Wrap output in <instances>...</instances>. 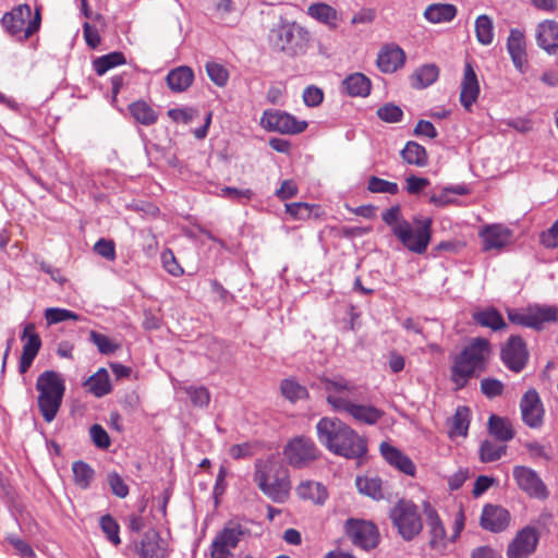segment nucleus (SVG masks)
Returning <instances> with one entry per match:
<instances>
[{
    "mask_svg": "<svg viewBox=\"0 0 558 558\" xmlns=\"http://www.w3.org/2000/svg\"><path fill=\"white\" fill-rule=\"evenodd\" d=\"M264 129L282 134H298L303 132L306 121H299L295 117L280 110H266L260 119Z\"/></svg>",
    "mask_w": 558,
    "mask_h": 558,
    "instance_id": "12",
    "label": "nucleus"
},
{
    "mask_svg": "<svg viewBox=\"0 0 558 558\" xmlns=\"http://www.w3.org/2000/svg\"><path fill=\"white\" fill-rule=\"evenodd\" d=\"M85 387L98 398L109 393L111 385L108 372L105 368H100L85 381Z\"/></svg>",
    "mask_w": 558,
    "mask_h": 558,
    "instance_id": "36",
    "label": "nucleus"
},
{
    "mask_svg": "<svg viewBox=\"0 0 558 558\" xmlns=\"http://www.w3.org/2000/svg\"><path fill=\"white\" fill-rule=\"evenodd\" d=\"M89 339L101 354H111L119 348V344L114 343L109 337L95 330L89 332Z\"/></svg>",
    "mask_w": 558,
    "mask_h": 558,
    "instance_id": "50",
    "label": "nucleus"
},
{
    "mask_svg": "<svg viewBox=\"0 0 558 558\" xmlns=\"http://www.w3.org/2000/svg\"><path fill=\"white\" fill-rule=\"evenodd\" d=\"M319 388L325 391L328 404L337 412L342 411L355 391L354 384L340 375L320 377Z\"/></svg>",
    "mask_w": 558,
    "mask_h": 558,
    "instance_id": "7",
    "label": "nucleus"
},
{
    "mask_svg": "<svg viewBox=\"0 0 558 558\" xmlns=\"http://www.w3.org/2000/svg\"><path fill=\"white\" fill-rule=\"evenodd\" d=\"M405 61L404 51L397 45L383 47L377 56V66L384 73H393L400 69Z\"/></svg>",
    "mask_w": 558,
    "mask_h": 558,
    "instance_id": "23",
    "label": "nucleus"
},
{
    "mask_svg": "<svg viewBox=\"0 0 558 558\" xmlns=\"http://www.w3.org/2000/svg\"><path fill=\"white\" fill-rule=\"evenodd\" d=\"M74 483L85 489L94 480V470L83 461H76L72 464Z\"/></svg>",
    "mask_w": 558,
    "mask_h": 558,
    "instance_id": "46",
    "label": "nucleus"
},
{
    "mask_svg": "<svg viewBox=\"0 0 558 558\" xmlns=\"http://www.w3.org/2000/svg\"><path fill=\"white\" fill-rule=\"evenodd\" d=\"M432 223L430 218L415 219L414 226L408 221L405 235L397 239L410 252L423 254L432 240Z\"/></svg>",
    "mask_w": 558,
    "mask_h": 558,
    "instance_id": "10",
    "label": "nucleus"
},
{
    "mask_svg": "<svg viewBox=\"0 0 558 558\" xmlns=\"http://www.w3.org/2000/svg\"><path fill=\"white\" fill-rule=\"evenodd\" d=\"M490 353L489 342L484 338H473L464 349L456 355L451 366V380L458 389L463 388L476 372L485 368Z\"/></svg>",
    "mask_w": 558,
    "mask_h": 558,
    "instance_id": "3",
    "label": "nucleus"
},
{
    "mask_svg": "<svg viewBox=\"0 0 558 558\" xmlns=\"http://www.w3.org/2000/svg\"><path fill=\"white\" fill-rule=\"evenodd\" d=\"M108 483L110 485L112 493L117 497L124 498L128 496L129 487L118 473H116V472L109 473L108 474Z\"/></svg>",
    "mask_w": 558,
    "mask_h": 558,
    "instance_id": "57",
    "label": "nucleus"
},
{
    "mask_svg": "<svg viewBox=\"0 0 558 558\" xmlns=\"http://www.w3.org/2000/svg\"><path fill=\"white\" fill-rule=\"evenodd\" d=\"M508 319L515 325L542 329L543 324L558 319V308L551 305H531L526 308L507 310Z\"/></svg>",
    "mask_w": 558,
    "mask_h": 558,
    "instance_id": "6",
    "label": "nucleus"
},
{
    "mask_svg": "<svg viewBox=\"0 0 558 558\" xmlns=\"http://www.w3.org/2000/svg\"><path fill=\"white\" fill-rule=\"evenodd\" d=\"M244 534L239 524L226 525L214 538L210 545V558H230Z\"/></svg>",
    "mask_w": 558,
    "mask_h": 558,
    "instance_id": "14",
    "label": "nucleus"
},
{
    "mask_svg": "<svg viewBox=\"0 0 558 558\" xmlns=\"http://www.w3.org/2000/svg\"><path fill=\"white\" fill-rule=\"evenodd\" d=\"M283 454L291 466L302 469L317 459L318 450L312 439L298 436L286 445Z\"/></svg>",
    "mask_w": 558,
    "mask_h": 558,
    "instance_id": "11",
    "label": "nucleus"
},
{
    "mask_svg": "<svg viewBox=\"0 0 558 558\" xmlns=\"http://www.w3.org/2000/svg\"><path fill=\"white\" fill-rule=\"evenodd\" d=\"M426 517H427V525L429 527V532L432 535V538L429 541L432 547H437L439 543L442 542V539L446 536L445 527L436 513V511L432 508L426 509Z\"/></svg>",
    "mask_w": 558,
    "mask_h": 558,
    "instance_id": "42",
    "label": "nucleus"
},
{
    "mask_svg": "<svg viewBox=\"0 0 558 558\" xmlns=\"http://www.w3.org/2000/svg\"><path fill=\"white\" fill-rule=\"evenodd\" d=\"M286 211L294 219L303 220L311 216L312 209L307 203H291L286 205Z\"/></svg>",
    "mask_w": 558,
    "mask_h": 558,
    "instance_id": "59",
    "label": "nucleus"
},
{
    "mask_svg": "<svg viewBox=\"0 0 558 558\" xmlns=\"http://www.w3.org/2000/svg\"><path fill=\"white\" fill-rule=\"evenodd\" d=\"M504 364L513 372H520L525 366L529 353L524 341L519 336H511L501 349Z\"/></svg>",
    "mask_w": 558,
    "mask_h": 558,
    "instance_id": "18",
    "label": "nucleus"
},
{
    "mask_svg": "<svg viewBox=\"0 0 558 558\" xmlns=\"http://www.w3.org/2000/svg\"><path fill=\"white\" fill-rule=\"evenodd\" d=\"M402 159L416 167H425L428 162L426 149L416 142H408L405 147L401 150Z\"/></svg>",
    "mask_w": 558,
    "mask_h": 558,
    "instance_id": "37",
    "label": "nucleus"
},
{
    "mask_svg": "<svg viewBox=\"0 0 558 558\" xmlns=\"http://www.w3.org/2000/svg\"><path fill=\"white\" fill-rule=\"evenodd\" d=\"M45 318L47 320V324L48 325H54V324H59L61 322H64V320H80L81 317L70 311V310H65V308H59V307H49L45 311Z\"/></svg>",
    "mask_w": 558,
    "mask_h": 558,
    "instance_id": "48",
    "label": "nucleus"
},
{
    "mask_svg": "<svg viewBox=\"0 0 558 558\" xmlns=\"http://www.w3.org/2000/svg\"><path fill=\"white\" fill-rule=\"evenodd\" d=\"M481 390L486 397L495 398L502 393L504 385L498 379L485 378L481 381Z\"/></svg>",
    "mask_w": 558,
    "mask_h": 558,
    "instance_id": "58",
    "label": "nucleus"
},
{
    "mask_svg": "<svg viewBox=\"0 0 558 558\" xmlns=\"http://www.w3.org/2000/svg\"><path fill=\"white\" fill-rule=\"evenodd\" d=\"M38 409L47 423L52 422L62 404L65 383L56 371H45L36 379Z\"/></svg>",
    "mask_w": 558,
    "mask_h": 558,
    "instance_id": "4",
    "label": "nucleus"
},
{
    "mask_svg": "<svg viewBox=\"0 0 558 558\" xmlns=\"http://www.w3.org/2000/svg\"><path fill=\"white\" fill-rule=\"evenodd\" d=\"M186 395L191 398V401L196 407H205L209 403L210 396L208 390L205 387H186Z\"/></svg>",
    "mask_w": 558,
    "mask_h": 558,
    "instance_id": "55",
    "label": "nucleus"
},
{
    "mask_svg": "<svg viewBox=\"0 0 558 558\" xmlns=\"http://www.w3.org/2000/svg\"><path fill=\"white\" fill-rule=\"evenodd\" d=\"M162 264L165 269L172 276H180L183 274V268L177 262L173 253L171 251H166L162 253Z\"/></svg>",
    "mask_w": 558,
    "mask_h": 558,
    "instance_id": "62",
    "label": "nucleus"
},
{
    "mask_svg": "<svg viewBox=\"0 0 558 558\" xmlns=\"http://www.w3.org/2000/svg\"><path fill=\"white\" fill-rule=\"evenodd\" d=\"M270 45L289 57L305 54L312 43L311 33L296 23L275 25L268 35Z\"/></svg>",
    "mask_w": 558,
    "mask_h": 558,
    "instance_id": "5",
    "label": "nucleus"
},
{
    "mask_svg": "<svg viewBox=\"0 0 558 558\" xmlns=\"http://www.w3.org/2000/svg\"><path fill=\"white\" fill-rule=\"evenodd\" d=\"M94 251L109 260H113L116 258V248L114 243L110 240L100 239L94 245Z\"/></svg>",
    "mask_w": 558,
    "mask_h": 558,
    "instance_id": "61",
    "label": "nucleus"
},
{
    "mask_svg": "<svg viewBox=\"0 0 558 558\" xmlns=\"http://www.w3.org/2000/svg\"><path fill=\"white\" fill-rule=\"evenodd\" d=\"M324 99V93L316 86H307L303 92V100L307 107H317Z\"/></svg>",
    "mask_w": 558,
    "mask_h": 558,
    "instance_id": "60",
    "label": "nucleus"
},
{
    "mask_svg": "<svg viewBox=\"0 0 558 558\" xmlns=\"http://www.w3.org/2000/svg\"><path fill=\"white\" fill-rule=\"evenodd\" d=\"M319 442L330 452L359 459L367 451L366 440L338 417H323L316 424Z\"/></svg>",
    "mask_w": 558,
    "mask_h": 558,
    "instance_id": "1",
    "label": "nucleus"
},
{
    "mask_svg": "<svg viewBox=\"0 0 558 558\" xmlns=\"http://www.w3.org/2000/svg\"><path fill=\"white\" fill-rule=\"evenodd\" d=\"M254 481L258 488L276 502H283L289 496L288 473L278 456L271 454L265 460H257Z\"/></svg>",
    "mask_w": 558,
    "mask_h": 558,
    "instance_id": "2",
    "label": "nucleus"
},
{
    "mask_svg": "<svg viewBox=\"0 0 558 558\" xmlns=\"http://www.w3.org/2000/svg\"><path fill=\"white\" fill-rule=\"evenodd\" d=\"M535 39L537 46L548 54L558 53V22L545 20L537 24L535 29Z\"/></svg>",
    "mask_w": 558,
    "mask_h": 558,
    "instance_id": "21",
    "label": "nucleus"
},
{
    "mask_svg": "<svg viewBox=\"0 0 558 558\" xmlns=\"http://www.w3.org/2000/svg\"><path fill=\"white\" fill-rule=\"evenodd\" d=\"M470 424V410L466 407H459L452 416L451 433L459 436H466Z\"/></svg>",
    "mask_w": 558,
    "mask_h": 558,
    "instance_id": "47",
    "label": "nucleus"
},
{
    "mask_svg": "<svg viewBox=\"0 0 558 558\" xmlns=\"http://www.w3.org/2000/svg\"><path fill=\"white\" fill-rule=\"evenodd\" d=\"M100 527L113 545H119L121 543L119 536V524L111 515L107 514L101 517Z\"/></svg>",
    "mask_w": 558,
    "mask_h": 558,
    "instance_id": "53",
    "label": "nucleus"
},
{
    "mask_svg": "<svg viewBox=\"0 0 558 558\" xmlns=\"http://www.w3.org/2000/svg\"><path fill=\"white\" fill-rule=\"evenodd\" d=\"M380 453L384 459L391 465L407 475H414L415 465L412 460L403 454L399 449L389 445L388 442L380 444Z\"/></svg>",
    "mask_w": 558,
    "mask_h": 558,
    "instance_id": "26",
    "label": "nucleus"
},
{
    "mask_svg": "<svg viewBox=\"0 0 558 558\" xmlns=\"http://www.w3.org/2000/svg\"><path fill=\"white\" fill-rule=\"evenodd\" d=\"M129 110L134 120L143 125H151L158 119V113L143 100L132 102Z\"/></svg>",
    "mask_w": 558,
    "mask_h": 558,
    "instance_id": "35",
    "label": "nucleus"
},
{
    "mask_svg": "<svg viewBox=\"0 0 558 558\" xmlns=\"http://www.w3.org/2000/svg\"><path fill=\"white\" fill-rule=\"evenodd\" d=\"M368 191L372 193H387L395 195L399 192V186L395 182L386 181L378 177H371L367 184Z\"/></svg>",
    "mask_w": 558,
    "mask_h": 558,
    "instance_id": "51",
    "label": "nucleus"
},
{
    "mask_svg": "<svg viewBox=\"0 0 558 558\" xmlns=\"http://www.w3.org/2000/svg\"><path fill=\"white\" fill-rule=\"evenodd\" d=\"M507 50L511 57L512 63L521 73L525 72L527 62L526 44L524 33L518 28H512L507 39Z\"/></svg>",
    "mask_w": 558,
    "mask_h": 558,
    "instance_id": "22",
    "label": "nucleus"
},
{
    "mask_svg": "<svg viewBox=\"0 0 558 558\" xmlns=\"http://www.w3.org/2000/svg\"><path fill=\"white\" fill-rule=\"evenodd\" d=\"M507 450L506 445H498L492 440H484L480 448V459L482 462H494L499 460Z\"/></svg>",
    "mask_w": 558,
    "mask_h": 558,
    "instance_id": "45",
    "label": "nucleus"
},
{
    "mask_svg": "<svg viewBox=\"0 0 558 558\" xmlns=\"http://www.w3.org/2000/svg\"><path fill=\"white\" fill-rule=\"evenodd\" d=\"M307 15L312 19L335 28L337 26L338 13L327 3L317 2L307 8Z\"/></svg>",
    "mask_w": 558,
    "mask_h": 558,
    "instance_id": "32",
    "label": "nucleus"
},
{
    "mask_svg": "<svg viewBox=\"0 0 558 558\" xmlns=\"http://www.w3.org/2000/svg\"><path fill=\"white\" fill-rule=\"evenodd\" d=\"M31 8L27 4H20L5 13L1 20L3 27L12 35L24 32V38L31 37L40 26V14L36 11L31 20Z\"/></svg>",
    "mask_w": 558,
    "mask_h": 558,
    "instance_id": "8",
    "label": "nucleus"
},
{
    "mask_svg": "<svg viewBox=\"0 0 558 558\" xmlns=\"http://www.w3.org/2000/svg\"><path fill=\"white\" fill-rule=\"evenodd\" d=\"M89 435L96 447L106 449L110 446L109 435L100 425H92L89 428Z\"/></svg>",
    "mask_w": 558,
    "mask_h": 558,
    "instance_id": "56",
    "label": "nucleus"
},
{
    "mask_svg": "<svg viewBox=\"0 0 558 558\" xmlns=\"http://www.w3.org/2000/svg\"><path fill=\"white\" fill-rule=\"evenodd\" d=\"M522 421L530 428H539L544 423L545 410L535 389H529L520 401Z\"/></svg>",
    "mask_w": 558,
    "mask_h": 558,
    "instance_id": "16",
    "label": "nucleus"
},
{
    "mask_svg": "<svg viewBox=\"0 0 558 558\" xmlns=\"http://www.w3.org/2000/svg\"><path fill=\"white\" fill-rule=\"evenodd\" d=\"M482 239L483 250H501L511 241L512 232L510 229L502 225H489L484 227L480 233Z\"/></svg>",
    "mask_w": 558,
    "mask_h": 558,
    "instance_id": "20",
    "label": "nucleus"
},
{
    "mask_svg": "<svg viewBox=\"0 0 558 558\" xmlns=\"http://www.w3.org/2000/svg\"><path fill=\"white\" fill-rule=\"evenodd\" d=\"M377 116L384 122L397 123L401 121L403 111L399 106L389 102L378 108Z\"/></svg>",
    "mask_w": 558,
    "mask_h": 558,
    "instance_id": "52",
    "label": "nucleus"
},
{
    "mask_svg": "<svg viewBox=\"0 0 558 558\" xmlns=\"http://www.w3.org/2000/svg\"><path fill=\"white\" fill-rule=\"evenodd\" d=\"M280 389L282 395L292 402L303 399L307 396L306 388L292 379L283 380L281 383Z\"/></svg>",
    "mask_w": 558,
    "mask_h": 558,
    "instance_id": "49",
    "label": "nucleus"
},
{
    "mask_svg": "<svg viewBox=\"0 0 558 558\" xmlns=\"http://www.w3.org/2000/svg\"><path fill=\"white\" fill-rule=\"evenodd\" d=\"M513 478L520 489L529 496L538 499H546L548 497L546 485L534 470L517 465L513 468Z\"/></svg>",
    "mask_w": 558,
    "mask_h": 558,
    "instance_id": "15",
    "label": "nucleus"
},
{
    "mask_svg": "<svg viewBox=\"0 0 558 558\" xmlns=\"http://www.w3.org/2000/svg\"><path fill=\"white\" fill-rule=\"evenodd\" d=\"M345 533L352 543L362 549L375 548L379 542V533L372 522L349 519L345 522Z\"/></svg>",
    "mask_w": 558,
    "mask_h": 558,
    "instance_id": "13",
    "label": "nucleus"
},
{
    "mask_svg": "<svg viewBox=\"0 0 558 558\" xmlns=\"http://www.w3.org/2000/svg\"><path fill=\"white\" fill-rule=\"evenodd\" d=\"M541 242L545 247L555 248L558 246V219L541 235Z\"/></svg>",
    "mask_w": 558,
    "mask_h": 558,
    "instance_id": "64",
    "label": "nucleus"
},
{
    "mask_svg": "<svg viewBox=\"0 0 558 558\" xmlns=\"http://www.w3.org/2000/svg\"><path fill=\"white\" fill-rule=\"evenodd\" d=\"M296 493L302 499L311 500L316 505H323L328 497L326 487L314 481L302 482L298 486Z\"/></svg>",
    "mask_w": 558,
    "mask_h": 558,
    "instance_id": "31",
    "label": "nucleus"
},
{
    "mask_svg": "<svg viewBox=\"0 0 558 558\" xmlns=\"http://www.w3.org/2000/svg\"><path fill=\"white\" fill-rule=\"evenodd\" d=\"M390 518L404 539H412L422 530L421 518L416 506L411 501L401 500L390 512Z\"/></svg>",
    "mask_w": 558,
    "mask_h": 558,
    "instance_id": "9",
    "label": "nucleus"
},
{
    "mask_svg": "<svg viewBox=\"0 0 558 558\" xmlns=\"http://www.w3.org/2000/svg\"><path fill=\"white\" fill-rule=\"evenodd\" d=\"M475 35L478 43L484 46H488L493 43L494 24L488 15L482 14L477 16L475 21Z\"/></svg>",
    "mask_w": 558,
    "mask_h": 558,
    "instance_id": "39",
    "label": "nucleus"
},
{
    "mask_svg": "<svg viewBox=\"0 0 558 558\" xmlns=\"http://www.w3.org/2000/svg\"><path fill=\"white\" fill-rule=\"evenodd\" d=\"M341 412H345L351 415L357 422L374 425L384 415V412L374 405L359 404L350 399V401L342 408Z\"/></svg>",
    "mask_w": 558,
    "mask_h": 558,
    "instance_id": "25",
    "label": "nucleus"
},
{
    "mask_svg": "<svg viewBox=\"0 0 558 558\" xmlns=\"http://www.w3.org/2000/svg\"><path fill=\"white\" fill-rule=\"evenodd\" d=\"M194 73L189 66H179L167 75V84L173 92L186 90L193 83Z\"/></svg>",
    "mask_w": 558,
    "mask_h": 558,
    "instance_id": "30",
    "label": "nucleus"
},
{
    "mask_svg": "<svg viewBox=\"0 0 558 558\" xmlns=\"http://www.w3.org/2000/svg\"><path fill=\"white\" fill-rule=\"evenodd\" d=\"M22 340L24 341L22 353L36 356L41 347V340L35 332V326L33 324H27L24 327Z\"/></svg>",
    "mask_w": 558,
    "mask_h": 558,
    "instance_id": "44",
    "label": "nucleus"
},
{
    "mask_svg": "<svg viewBox=\"0 0 558 558\" xmlns=\"http://www.w3.org/2000/svg\"><path fill=\"white\" fill-rule=\"evenodd\" d=\"M350 96L366 97L371 92V81L362 73L349 75L342 83Z\"/></svg>",
    "mask_w": 558,
    "mask_h": 558,
    "instance_id": "33",
    "label": "nucleus"
},
{
    "mask_svg": "<svg viewBox=\"0 0 558 558\" xmlns=\"http://www.w3.org/2000/svg\"><path fill=\"white\" fill-rule=\"evenodd\" d=\"M8 541L22 558H33L35 556L33 548L25 541L16 536H9Z\"/></svg>",
    "mask_w": 558,
    "mask_h": 558,
    "instance_id": "63",
    "label": "nucleus"
},
{
    "mask_svg": "<svg viewBox=\"0 0 558 558\" xmlns=\"http://www.w3.org/2000/svg\"><path fill=\"white\" fill-rule=\"evenodd\" d=\"M383 220L390 227L391 232L396 238H402L405 235L408 227V220L401 216L399 206H393L383 213Z\"/></svg>",
    "mask_w": 558,
    "mask_h": 558,
    "instance_id": "38",
    "label": "nucleus"
},
{
    "mask_svg": "<svg viewBox=\"0 0 558 558\" xmlns=\"http://www.w3.org/2000/svg\"><path fill=\"white\" fill-rule=\"evenodd\" d=\"M438 69L434 64H425L417 69L412 75V85L417 88H424L433 84L438 78Z\"/></svg>",
    "mask_w": 558,
    "mask_h": 558,
    "instance_id": "41",
    "label": "nucleus"
},
{
    "mask_svg": "<svg viewBox=\"0 0 558 558\" xmlns=\"http://www.w3.org/2000/svg\"><path fill=\"white\" fill-rule=\"evenodd\" d=\"M510 513L507 509L497 505H486L481 515V526L493 533H498L508 527Z\"/></svg>",
    "mask_w": 558,
    "mask_h": 558,
    "instance_id": "19",
    "label": "nucleus"
},
{
    "mask_svg": "<svg viewBox=\"0 0 558 558\" xmlns=\"http://www.w3.org/2000/svg\"><path fill=\"white\" fill-rule=\"evenodd\" d=\"M480 94V85L476 74L470 63L465 64L463 80L461 82L460 101L466 110H471Z\"/></svg>",
    "mask_w": 558,
    "mask_h": 558,
    "instance_id": "24",
    "label": "nucleus"
},
{
    "mask_svg": "<svg viewBox=\"0 0 558 558\" xmlns=\"http://www.w3.org/2000/svg\"><path fill=\"white\" fill-rule=\"evenodd\" d=\"M137 553L143 558H165L166 549L160 539L159 533L155 530H148L137 546Z\"/></svg>",
    "mask_w": 558,
    "mask_h": 558,
    "instance_id": "27",
    "label": "nucleus"
},
{
    "mask_svg": "<svg viewBox=\"0 0 558 558\" xmlns=\"http://www.w3.org/2000/svg\"><path fill=\"white\" fill-rule=\"evenodd\" d=\"M458 13L457 7L450 3H433L424 11V17L433 23H447L452 21Z\"/></svg>",
    "mask_w": 558,
    "mask_h": 558,
    "instance_id": "28",
    "label": "nucleus"
},
{
    "mask_svg": "<svg viewBox=\"0 0 558 558\" xmlns=\"http://www.w3.org/2000/svg\"><path fill=\"white\" fill-rule=\"evenodd\" d=\"M472 317L478 325L493 330H499L506 327L502 316L494 307L476 311L473 313Z\"/></svg>",
    "mask_w": 558,
    "mask_h": 558,
    "instance_id": "34",
    "label": "nucleus"
},
{
    "mask_svg": "<svg viewBox=\"0 0 558 558\" xmlns=\"http://www.w3.org/2000/svg\"><path fill=\"white\" fill-rule=\"evenodd\" d=\"M356 487L361 494L369 496L373 499H381L384 497L381 480L378 477H357Z\"/></svg>",
    "mask_w": 558,
    "mask_h": 558,
    "instance_id": "43",
    "label": "nucleus"
},
{
    "mask_svg": "<svg viewBox=\"0 0 558 558\" xmlns=\"http://www.w3.org/2000/svg\"><path fill=\"white\" fill-rule=\"evenodd\" d=\"M488 432L497 440L502 442L510 441L515 434L511 421L496 414H492L488 418Z\"/></svg>",
    "mask_w": 558,
    "mask_h": 558,
    "instance_id": "29",
    "label": "nucleus"
},
{
    "mask_svg": "<svg viewBox=\"0 0 558 558\" xmlns=\"http://www.w3.org/2000/svg\"><path fill=\"white\" fill-rule=\"evenodd\" d=\"M206 71H207L209 78L217 86H225L227 84L228 78H229V73L221 64H218L216 62H207Z\"/></svg>",
    "mask_w": 558,
    "mask_h": 558,
    "instance_id": "54",
    "label": "nucleus"
},
{
    "mask_svg": "<svg viewBox=\"0 0 558 558\" xmlns=\"http://www.w3.org/2000/svg\"><path fill=\"white\" fill-rule=\"evenodd\" d=\"M125 63L122 52L114 51L96 58L93 61V68L98 75H104L110 69Z\"/></svg>",
    "mask_w": 558,
    "mask_h": 558,
    "instance_id": "40",
    "label": "nucleus"
},
{
    "mask_svg": "<svg viewBox=\"0 0 558 558\" xmlns=\"http://www.w3.org/2000/svg\"><path fill=\"white\" fill-rule=\"evenodd\" d=\"M538 538L539 535L535 527H523L508 545L507 557L529 558L535 551Z\"/></svg>",
    "mask_w": 558,
    "mask_h": 558,
    "instance_id": "17",
    "label": "nucleus"
}]
</instances>
